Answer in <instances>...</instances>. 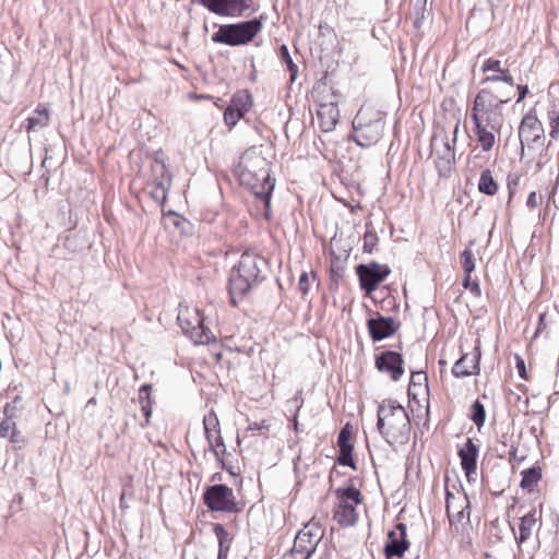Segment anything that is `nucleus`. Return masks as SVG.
<instances>
[{
    "label": "nucleus",
    "mask_w": 559,
    "mask_h": 559,
    "mask_svg": "<svg viewBox=\"0 0 559 559\" xmlns=\"http://www.w3.org/2000/svg\"><path fill=\"white\" fill-rule=\"evenodd\" d=\"M510 91L484 87L475 96L471 120L473 132L484 152H489L496 142V133L503 126L502 107L512 99Z\"/></svg>",
    "instance_id": "f257e3e1"
},
{
    "label": "nucleus",
    "mask_w": 559,
    "mask_h": 559,
    "mask_svg": "<svg viewBox=\"0 0 559 559\" xmlns=\"http://www.w3.org/2000/svg\"><path fill=\"white\" fill-rule=\"evenodd\" d=\"M240 183L246 186L259 198L266 210L271 205V195L275 187V179L270 176V162L255 148L247 150L235 168Z\"/></svg>",
    "instance_id": "f03ea898"
},
{
    "label": "nucleus",
    "mask_w": 559,
    "mask_h": 559,
    "mask_svg": "<svg viewBox=\"0 0 559 559\" xmlns=\"http://www.w3.org/2000/svg\"><path fill=\"white\" fill-rule=\"evenodd\" d=\"M269 272V261L264 257L254 251H245L229 274L228 293L233 305L264 281Z\"/></svg>",
    "instance_id": "7ed1b4c3"
},
{
    "label": "nucleus",
    "mask_w": 559,
    "mask_h": 559,
    "mask_svg": "<svg viewBox=\"0 0 559 559\" xmlns=\"http://www.w3.org/2000/svg\"><path fill=\"white\" fill-rule=\"evenodd\" d=\"M377 429L392 447L408 442L412 425L406 409L396 401L386 399L378 405Z\"/></svg>",
    "instance_id": "20e7f679"
},
{
    "label": "nucleus",
    "mask_w": 559,
    "mask_h": 559,
    "mask_svg": "<svg viewBox=\"0 0 559 559\" xmlns=\"http://www.w3.org/2000/svg\"><path fill=\"white\" fill-rule=\"evenodd\" d=\"M384 115L371 107L362 106L353 120V140L361 147H369L380 141L384 132Z\"/></svg>",
    "instance_id": "39448f33"
},
{
    "label": "nucleus",
    "mask_w": 559,
    "mask_h": 559,
    "mask_svg": "<svg viewBox=\"0 0 559 559\" xmlns=\"http://www.w3.org/2000/svg\"><path fill=\"white\" fill-rule=\"evenodd\" d=\"M261 29L262 21L260 19L224 24L212 35L211 39L215 44H224L233 47L241 46L252 41Z\"/></svg>",
    "instance_id": "423d86ee"
},
{
    "label": "nucleus",
    "mask_w": 559,
    "mask_h": 559,
    "mask_svg": "<svg viewBox=\"0 0 559 559\" xmlns=\"http://www.w3.org/2000/svg\"><path fill=\"white\" fill-rule=\"evenodd\" d=\"M203 502L213 512L240 513L245 508L236 499L234 490L224 484L209 486L203 493Z\"/></svg>",
    "instance_id": "0eeeda50"
},
{
    "label": "nucleus",
    "mask_w": 559,
    "mask_h": 559,
    "mask_svg": "<svg viewBox=\"0 0 559 559\" xmlns=\"http://www.w3.org/2000/svg\"><path fill=\"white\" fill-rule=\"evenodd\" d=\"M335 493L338 502L334 509V519L343 527L354 525L358 520L356 506L362 503L360 491L356 487L349 486L337 488Z\"/></svg>",
    "instance_id": "6e6552de"
},
{
    "label": "nucleus",
    "mask_w": 559,
    "mask_h": 559,
    "mask_svg": "<svg viewBox=\"0 0 559 559\" xmlns=\"http://www.w3.org/2000/svg\"><path fill=\"white\" fill-rule=\"evenodd\" d=\"M178 322L182 332L195 344H206L211 340V331L204 325V318L197 308H180Z\"/></svg>",
    "instance_id": "1a4fd4ad"
},
{
    "label": "nucleus",
    "mask_w": 559,
    "mask_h": 559,
    "mask_svg": "<svg viewBox=\"0 0 559 559\" xmlns=\"http://www.w3.org/2000/svg\"><path fill=\"white\" fill-rule=\"evenodd\" d=\"M519 139L521 143L522 157L540 144L546 142L545 130L536 115L527 112L523 116L519 127Z\"/></svg>",
    "instance_id": "9d476101"
},
{
    "label": "nucleus",
    "mask_w": 559,
    "mask_h": 559,
    "mask_svg": "<svg viewBox=\"0 0 559 559\" xmlns=\"http://www.w3.org/2000/svg\"><path fill=\"white\" fill-rule=\"evenodd\" d=\"M391 269L386 264H380L376 261L361 263L356 266V274L359 281V287L367 295L373 293L378 286L390 275Z\"/></svg>",
    "instance_id": "9b49d317"
},
{
    "label": "nucleus",
    "mask_w": 559,
    "mask_h": 559,
    "mask_svg": "<svg viewBox=\"0 0 559 559\" xmlns=\"http://www.w3.org/2000/svg\"><path fill=\"white\" fill-rule=\"evenodd\" d=\"M198 2L221 16L240 17L249 10L255 11L253 0H198Z\"/></svg>",
    "instance_id": "f8f14e48"
},
{
    "label": "nucleus",
    "mask_w": 559,
    "mask_h": 559,
    "mask_svg": "<svg viewBox=\"0 0 559 559\" xmlns=\"http://www.w3.org/2000/svg\"><path fill=\"white\" fill-rule=\"evenodd\" d=\"M484 74H487L480 82V84L499 83L502 82L507 85L506 88H499V91H510L513 94L515 87L514 79L509 68L503 67L501 60L495 58L486 59L480 68Z\"/></svg>",
    "instance_id": "ddd939ff"
},
{
    "label": "nucleus",
    "mask_w": 559,
    "mask_h": 559,
    "mask_svg": "<svg viewBox=\"0 0 559 559\" xmlns=\"http://www.w3.org/2000/svg\"><path fill=\"white\" fill-rule=\"evenodd\" d=\"M204 433L209 442V449L217 460L226 454V444L221 435L219 419L215 412H209L203 418Z\"/></svg>",
    "instance_id": "4468645a"
},
{
    "label": "nucleus",
    "mask_w": 559,
    "mask_h": 559,
    "mask_svg": "<svg viewBox=\"0 0 559 559\" xmlns=\"http://www.w3.org/2000/svg\"><path fill=\"white\" fill-rule=\"evenodd\" d=\"M407 526L405 523H397L395 530L388 533V542L384 545L383 552L386 559L394 557L402 558L408 550L411 543L407 539Z\"/></svg>",
    "instance_id": "2eb2a0df"
},
{
    "label": "nucleus",
    "mask_w": 559,
    "mask_h": 559,
    "mask_svg": "<svg viewBox=\"0 0 559 559\" xmlns=\"http://www.w3.org/2000/svg\"><path fill=\"white\" fill-rule=\"evenodd\" d=\"M374 364L380 372L388 373L392 381H399L404 374L403 357L394 350H384L376 356Z\"/></svg>",
    "instance_id": "dca6fc26"
},
{
    "label": "nucleus",
    "mask_w": 559,
    "mask_h": 559,
    "mask_svg": "<svg viewBox=\"0 0 559 559\" xmlns=\"http://www.w3.org/2000/svg\"><path fill=\"white\" fill-rule=\"evenodd\" d=\"M367 328L372 341L380 342L392 336L399 330L400 323L392 317H384L377 313L376 318L368 319Z\"/></svg>",
    "instance_id": "f3484780"
},
{
    "label": "nucleus",
    "mask_w": 559,
    "mask_h": 559,
    "mask_svg": "<svg viewBox=\"0 0 559 559\" xmlns=\"http://www.w3.org/2000/svg\"><path fill=\"white\" fill-rule=\"evenodd\" d=\"M480 349L475 347L472 353L461 356L452 367V374L456 378H465L472 374H477L480 370Z\"/></svg>",
    "instance_id": "a211bd4d"
},
{
    "label": "nucleus",
    "mask_w": 559,
    "mask_h": 559,
    "mask_svg": "<svg viewBox=\"0 0 559 559\" xmlns=\"http://www.w3.org/2000/svg\"><path fill=\"white\" fill-rule=\"evenodd\" d=\"M457 455L461 460L462 469L464 471L466 477L469 478L473 474L476 473L477 469V444L473 441V439L467 438L464 447L459 450Z\"/></svg>",
    "instance_id": "6ab92c4d"
},
{
    "label": "nucleus",
    "mask_w": 559,
    "mask_h": 559,
    "mask_svg": "<svg viewBox=\"0 0 559 559\" xmlns=\"http://www.w3.org/2000/svg\"><path fill=\"white\" fill-rule=\"evenodd\" d=\"M317 117L323 132L332 131L340 118L337 104L334 102L321 104L317 111Z\"/></svg>",
    "instance_id": "aec40b11"
},
{
    "label": "nucleus",
    "mask_w": 559,
    "mask_h": 559,
    "mask_svg": "<svg viewBox=\"0 0 559 559\" xmlns=\"http://www.w3.org/2000/svg\"><path fill=\"white\" fill-rule=\"evenodd\" d=\"M542 521V512H537L535 508H532L526 514L520 518L519 535L515 536V540L519 545L528 540L532 536L534 527L538 522Z\"/></svg>",
    "instance_id": "412c9836"
},
{
    "label": "nucleus",
    "mask_w": 559,
    "mask_h": 559,
    "mask_svg": "<svg viewBox=\"0 0 559 559\" xmlns=\"http://www.w3.org/2000/svg\"><path fill=\"white\" fill-rule=\"evenodd\" d=\"M442 145L445 147V157H437L435 160L436 169L440 177H449L455 164V151L450 145L448 140H442Z\"/></svg>",
    "instance_id": "4be33fe9"
},
{
    "label": "nucleus",
    "mask_w": 559,
    "mask_h": 559,
    "mask_svg": "<svg viewBox=\"0 0 559 559\" xmlns=\"http://www.w3.org/2000/svg\"><path fill=\"white\" fill-rule=\"evenodd\" d=\"M26 131L38 132L44 129L49 122L48 110L44 107H38L31 117L26 120Z\"/></svg>",
    "instance_id": "5701e85b"
},
{
    "label": "nucleus",
    "mask_w": 559,
    "mask_h": 559,
    "mask_svg": "<svg viewBox=\"0 0 559 559\" xmlns=\"http://www.w3.org/2000/svg\"><path fill=\"white\" fill-rule=\"evenodd\" d=\"M521 474L522 479L520 481V487L527 492H532L534 487L542 479V468L539 466H532L522 471Z\"/></svg>",
    "instance_id": "b1692460"
},
{
    "label": "nucleus",
    "mask_w": 559,
    "mask_h": 559,
    "mask_svg": "<svg viewBox=\"0 0 559 559\" xmlns=\"http://www.w3.org/2000/svg\"><path fill=\"white\" fill-rule=\"evenodd\" d=\"M153 182H163L164 185H170L171 175L169 174L165 162L158 157L154 159L151 165Z\"/></svg>",
    "instance_id": "393cba45"
},
{
    "label": "nucleus",
    "mask_w": 559,
    "mask_h": 559,
    "mask_svg": "<svg viewBox=\"0 0 559 559\" xmlns=\"http://www.w3.org/2000/svg\"><path fill=\"white\" fill-rule=\"evenodd\" d=\"M550 145V141L548 143L544 142L540 144V148L532 150L526 154L532 160H535L536 171H539L551 159Z\"/></svg>",
    "instance_id": "a878e982"
},
{
    "label": "nucleus",
    "mask_w": 559,
    "mask_h": 559,
    "mask_svg": "<svg viewBox=\"0 0 559 559\" xmlns=\"http://www.w3.org/2000/svg\"><path fill=\"white\" fill-rule=\"evenodd\" d=\"M163 221L166 228L174 227L182 234L188 233L187 227L190 226V223L176 212L169 211L168 213L164 214Z\"/></svg>",
    "instance_id": "bb28decb"
},
{
    "label": "nucleus",
    "mask_w": 559,
    "mask_h": 559,
    "mask_svg": "<svg viewBox=\"0 0 559 559\" xmlns=\"http://www.w3.org/2000/svg\"><path fill=\"white\" fill-rule=\"evenodd\" d=\"M445 499H447V507H445L447 513L450 518L453 516L457 522H462L464 518L469 520V499H468L467 493H464L465 507L462 510L457 511L455 515L452 513V500L455 499V496L452 492H450L449 490H447Z\"/></svg>",
    "instance_id": "cd10ccee"
},
{
    "label": "nucleus",
    "mask_w": 559,
    "mask_h": 559,
    "mask_svg": "<svg viewBox=\"0 0 559 559\" xmlns=\"http://www.w3.org/2000/svg\"><path fill=\"white\" fill-rule=\"evenodd\" d=\"M0 438H9L12 443L22 441V437L16 429L15 420L3 418L0 423Z\"/></svg>",
    "instance_id": "c85d7f7f"
},
{
    "label": "nucleus",
    "mask_w": 559,
    "mask_h": 559,
    "mask_svg": "<svg viewBox=\"0 0 559 559\" xmlns=\"http://www.w3.org/2000/svg\"><path fill=\"white\" fill-rule=\"evenodd\" d=\"M229 106L245 115L252 106L251 95L247 91H238L233 95Z\"/></svg>",
    "instance_id": "c756f323"
},
{
    "label": "nucleus",
    "mask_w": 559,
    "mask_h": 559,
    "mask_svg": "<svg viewBox=\"0 0 559 559\" xmlns=\"http://www.w3.org/2000/svg\"><path fill=\"white\" fill-rule=\"evenodd\" d=\"M478 190L479 192L487 195H493L497 193L498 183L493 179L491 171L489 169L481 171L478 182Z\"/></svg>",
    "instance_id": "7c9ffc66"
},
{
    "label": "nucleus",
    "mask_w": 559,
    "mask_h": 559,
    "mask_svg": "<svg viewBox=\"0 0 559 559\" xmlns=\"http://www.w3.org/2000/svg\"><path fill=\"white\" fill-rule=\"evenodd\" d=\"M213 531L219 544L218 557H226L231 544V537L222 524H215Z\"/></svg>",
    "instance_id": "2f4dec72"
},
{
    "label": "nucleus",
    "mask_w": 559,
    "mask_h": 559,
    "mask_svg": "<svg viewBox=\"0 0 559 559\" xmlns=\"http://www.w3.org/2000/svg\"><path fill=\"white\" fill-rule=\"evenodd\" d=\"M474 243L475 241L471 240L468 246L460 254V261L464 273H473L475 271V258L471 249V247L474 246Z\"/></svg>",
    "instance_id": "473e14b6"
},
{
    "label": "nucleus",
    "mask_w": 559,
    "mask_h": 559,
    "mask_svg": "<svg viewBox=\"0 0 559 559\" xmlns=\"http://www.w3.org/2000/svg\"><path fill=\"white\" fill-rule=\"evenodd\" d=\"M379 237L372 227L371 223H366V231L364 235L362 251L365 253H371L374 247L378 245Z\"/></svg>",
    "instance_id": "72a5a7b5"
},
{
    "label": "nucleus",
    "mask_w": 559,
    "mask_h": 559,
    "mask_svg": "<svg viewBox=\"0 0 559 559\" xmlns=\"http://www.w3.org/2000/svg\"><path fill=\"white\" fill-rule=\"evenodd\" d=\"M469 418L473 420V423L476 425L478 429H480L485 424V406L478 400H476L471 406Z\"/></svg>",
    "instance_id": "f704fd0d"
},
{
    "label": "nucleus",
    "mask_w": 559,
    "mask_h": 559,
    "mask_svg": "<svg viewBox=\"0 0 559 559\" xmlns=\"http://www.w3.org/2000/svg\"><path fill=\"white\" fill-rule=\"evenodd\" d=\"M280 56L281 59L286 63L287 69L290 74V83H294L296 81L297 74H298V67L294 63L292 56L289 53L288 47L286 45H282L280 47Z\"/></svg>",
    "instance_id": "c9c22d12"
},
{
    "label": "nucleus",
    "mask_w": 559,
    "mask_h": 559,
    "mask_svg": "<svg viewBox=\"0 0 559 559\" xmlns=\"http://www.w3.org/2000/svg\"><path fill=\"white\" fill-rule=\"evenodd\" d=\"M169 188H170V185H164L163 182H155L154 188L152 189L150 194L155 202L163 205L166 202Z\"/></svg>",
    "instance_id": "e433bc0d"
},
{
    "label": "nucleus",
    "mask_w": 559,
    "mask_h": 559,
    "mask_svg": "<svg viewBox=\"0 0 559 559\" xmlns=\"http://www.w3.org/2000/svg\"><path fill=\"white\" fill-rule=\"evenodd\" d=\"M427 3H428V0H416V2H415V5H414V14H415L414 26L416 28H419L423 25V22L425 20V13L427 11Z\"/></svg>",
    "instance_id": "4c0bfd02"
},
{
    "label": "nucleus",
    "mask_w": 559,
    "mask_h": 559,
    "mask_svg": "<svg viewBox=\"0 0 559 559\" xmlns=\"http://www.w3.org/2000/svg\"><path fill=\"white\" fill-rule=\"evenodd\" d=\"M243 116L245 115L240 112L238 109H234L231 106L228 105L224 112V121L228 127L233 128Z\"/></svg>",
    "instance_id": "58836bf2"
},
{
    "label": "nucleus",
    "mask_w": 559,
    "mask_h": 559,
    "mask_svg": "<svg viewBox=\"0 0 559 559\" xmlns=\"http://www.w3.org/2000/svg\"><path fill=\"white\" fill-rule=\"evenodd\" d=\"M416 385H419V386L425 385L426 389L428 388V377H427L426 372H424V371L412 372L409 388H408L409 395L412 394L413 388Z\"/></svg>",
    "instance_id": "ea45409f"
},
{
    "label": "nucleus",
    "mask_w": 559,
    "mask_h": 559,
    "mask_svg": "<svg viewBox=\"0 0 559 559\" xmlns=\"http://www.w3.org/2000/svg\"><path fill=\"white\" fill-rule=\"evenodd\" d=\"M350 437H352V433L348 430V426H345L344 428L341 429L338 437H337V445H338L340 450H345V449L353 450V444L350 443Z\"/></svg>",
    "instance_id": "a19ab883"
},
{
    "label": "nucleus",
    "mask_w": 559,
    "mask_h": 559,
    "mask_svg": "<svg viewBox=\"0 0 559 559\" xmlns=\"http://www.w3.org/2000/svg\"><path fill=\"white\" fill-rule=\"evenodd\" d=\"M141 409L145 416V423L141 424V427H145L150 424V418L152 416V401L151 395H140Z\"/></svg>",
    "instance_id": "79ce46f5"
},
{
    "label": "nucleus",
    "mask_w": 559,
    "mask_h": 559,
    "mask_svg": "<svg viewBox=\"0 0 559 559\" xmlns=\"http://www.w3.org/2000/svg\"><path fill=\"white\" fill-rule=\"evenodd\" d=\"M353 450H340V455L337 457V463L343 466H349L354 469H356V465L353 459Z\"/></svg>",
    "instance_id": "37998d69"
},
{
    "label": "nucleus",
    "mask_w": 559,
    "mask_h": 559,
    "mask_svg": "<svg viewBox=\"0 0 559 559\" xmlns=\"http://www.w3.org/2000/svg\"><path fill=\"white\" fill-rule=\"evenodd\" d=\"M298 288L302 295H307L310 289V276L308 272H302L299 276Z\"/></svg>",
    "instance_id": "c03bdc74"
},
{
    "label": "nucleus",
    "mask_w": 559,
    "mask_h": 559,
    "mask_svg": "<svg viewBox=\"0 0 559 559\" xmlns=\"http://www.w3.org/2000/svg\"><path fill=\"white\" fill-rule=\"evenodd\" d=\"M4 418L15 420L17 414L16 400L12 403H7L3 407Z\"/></svg>",
    "instance_id": "a18cd8bd"
},
{
    "label": "nucleus",
    "mask_w": 559,
    "mask_h": 559,
    "mask_svg": "<svg viewBox=\"0 0 559 559\" xmlns=\"http://www.w3.org/2000/svg\"><path fill=\"white\" fill-rule=\"evenodd\" d=\"M515 367L518 369V373L520 378L527 380V371L525 367V361L520 355H515Z\"/></svg>",
    "instance_id": "49530a36"
},
{
    "label": "nucleus",
    "mask_w": 559,
    "mask_h": 559,
    "mask_svg": "<svg viewBox=\"0 0 559 559\" xmlns=\"http://www.w3.org/2000/svg\"><path fill=\"white\" fill-rule=\"evenodd\" d=\"M548 118L550 128L559 130V110L554 107V109L548 112Z\"/></svg>",
    "instance_id": "de8ad7c7"
},
{
    "label": "nucleus",
    "mask_w": 559,
    "mask_h": 559,
    "mask_svg": "<svg viewBox=\"0 0 559 559\" xmlns=\"http://www.w3.org/2000/svg\"><path fill=\"white\" fill-rule=\"evenodd\" d=\"M526 204L531 209H536L539 205V201L537 199L536 192L533 191L528 194Z\"/></svg>",
    "instance_id": "09e8293b"
},
{
    "label": "nucleus",
    "mask_w": 559,
    "mask_h": 559,
    "mask_svg": "<svg viewBox=\"0 0 559 559\" xmlns=\"http://www.w3.org/2000/svg\"><path fill=\"white\" fill-rule=\"evenodd\" d=\"M516 90L519 93V97L516 99V103H521L526 95L528 94V86L527 85H516Z\"/></svg>",
    "instance_id": "8fccbe9b"
},
{
    "label": "nucleus",
    "mask_w": 559,
    "mask_h": 559,
    "mask_svg": "<svg viewBox=\"0 0 559 559\" xmlns=\"http://www.w3.org/2000/svg\"><path fill=\"white\" fill-rule=\"evenodd\" d=\"M471 290V293L475 296V297H480L481 295V289H480V286H479V283L477 280L473 281L472 285L469 286L468 288Z\"/></svg>",
    "instance_id": "3c124183"
},
{
    "label": "nucleus",
    "mask_w": 559,
    "mask_h": 559,
    "mask_svg": "<svg viewBox=\"0 0 559 559\" xmlns=\"http://www.w3.org/2000/svg\"><path fill=\"white\" fill-rule=\"evenodd\" d=\"M464 274H465V276L463 278V283L462 284H463V287L467 289V288H469V286L473 283V281H471V274L472 273H464Z\"/></svg>",
    "instance_id": "603ef678"
},
{
    "label": "nucleus",
    "mask_w": 559,
    "mask_h": 559,
    "mask_svg": "<svg viewBox=\"0 0 559 559\" xmlns=\"http://www.w3.org/2000/svg\"><path fill=\"white\" fill-rule=\"evenodd\" d=\"M152 390V385L151 384H143L141 388H140V394L142 395L143 393H145V395H150V391Z\"/></svg>",
    "instance_id": "864d4df0"
},
{
    "label": "nucleus",
    "mask_w": 559,
    "mask_h": 559,
    "mask_svg": "<svg viewBox=\"0 0 559 559\" xmlns=\"http://www.w3.org/2000/svg\"><path fill=\"white\" fill-rule=\"evenodd\" d=\"M549 135L552 138V139H558L559 136V130L558 129H552L550 128V132H549Z\"/></svg>",
    "instance_id": "5fc2aeb1"
},
{
    "label": "nucleus",
    "mask_w": 559,
    "mask_h": 559,
    "mask_svg": "<svg viewBox=\"0 0 559 559\" xmlns=\"http://www.w3.org/2000/svg\"><path fill=\"white\" fill-rule=\"evenodd\" d=\"M438 157H445V147L442 145V152L437 151Z\"/></svg>",
    "instance_id": "6e6d98bb"
},
{
    "label": "nucleus",
    "mask_w": 559,
    "mask_h": 559,
    "mask_svg": "<svg viewBox=\"0 0 559 559\" xmlns=\"http://www.w3.org/2000/svg\"><path fill=\"white\" fill-rule=\"evenodd\" d=\"M516 457V448H512V450L510 451V459H515Z\"/></svg>",
    "instance_id": "4d7b16f0"
},
{
    "label": "nucleus",
    "mask_w": 559,
    "mask_h": 559,
    "mask_svg": "<svg viewBox=\"0 0 559 559\" xmlns=\"http://www.w3.org/2000/svg\"><path fill=\"white\" fill-rule=\"evenodd\" d=\"M260 428H261V427H260V425H258L257 423H255L254 425H250V426H249V429H250V430H255V429L258 430V429H260Z\"/></svg>",
    "instance_id": "13d9d810"
},
{
    "label": "nucleus",
    "mask_w": 559,
    "mask_h": 559,
    "mask_svg": "<svg viewBox=\"0 0 559 559\" xmlns=\"http://www.w3.org/2000/svg\"><path fill=\"white\" fill-rule=\"evenodd\" d=\"M457 132H459V123H456L455 129H454L453 143H455Z\"/></svg>",
    "instance_id": "bf43d9fd"
},
{
    "label": "nucleus",
    "mask_w": 559,
    "mask_h": 559,
    "mask_svg": "<svg viewBox=\"0 0 559 559\" xmlns=\"http://www.w3.org/2000/svg\"><path fill=\"white\" fill-rule=\"evenodd\" d=\"M290 557H292V558H294V559H301V557H302V556H301V555L293 556V555L290 554Z\"/></svg>",
    "instance_id": "052dcab7"
},
{
    "label": "nucleus",
    "mask_w": 559,
    "mask_h": 559,
    "mask_svg": "<svg viewBox=\"0 0 559 559\" xmlns=\"http://www.w3.org/2000/svg\"><path fill=\"white\" fill-rule=\"evenodd\" d=\"M544 319H545V316L544 314H540L539 316V322L543 323L544 322Z\"/></svg>",
    "instance_id": "680f3d73"
},
{
    "label": "nucleus",
    "mask_w": 559,
    "mask_h": 559,
    "mask_svg": "<svg viewBox=\"0 0 559 559\" xmlns=\"http://www.w3.org/2000/svg\"><path fill=\"white\" fill-rule=\"evenodd\" d=\"M540 326H544V323H540V322H539V326H538V329H537V332H539V331H540Z\"/></svg>",
    "instance_id": "e2e57ef3"
},
{
    "label": "nucleus",
    "mask_w": 559,
    "mask_h": 559,
    "mask_svg": "<svg viewBox=\"0 0 559 559\" xmlns=\"http://www.w3.org/2000/svg\"><path fill=\"white\" fill-rule=\"evenodd\" d=\"M311 276H312V281H316V274L311 273Z\"/></svg>",
    "instance_id": "0e129e2a"
},
{
    "label": "nucleus",
    "mask_w": 559,
    "mask_h": 559,
    "mask_svg": "<svg viewBox=\"0 0 559 559\" xmlns=\"http://www.w3.org/2000/svg\"><path fill=\"white\" fill-rule=\"evenodd\" d=\"M524 460H525V456H521V457L519 459V462H522V461H524Z\"/></svg>",
    "instance_id": "69168bd1"
}]
</instances>
